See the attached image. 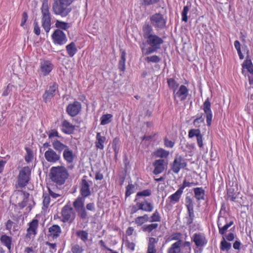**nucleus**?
<instances>
[{
  "label": "nucleus",
  "mask_w": 253,
  "mask_h": 253,
  "mask_svg": "<svg viewBox=\"0 0 253 253\" xmlns=\"http://www.w3.org/2000/svg\"><path fill=\"white\" fill-rule=\"evenodd\" d=\"M86 175L83 177L80 183V193L81 196L78 197L73 203L78 215L82 220L87 218V212L84 207L85 199L91 194L89 182L92 184V182L91 181H87L86 179Z\"/></svg>",
  "instance_id": "1"
},
{
  "label": "nucleus",
  "mask_w": 253,
  "mask_h": 253,
  "mask_svg": "<svg viewBox=\"0 0 253 253\" xmlns=\"http://www.w3.org/2000/svg\"><path fill=\"white\" fill-rule=\"evenodd\" d=\"M164 42L163 39L157 35H154L146 39V43L149 45L147 48L140 46L141 50L143 55H150L157 52L161 49V45Z\"/></svg>",
  "instance_id": "2"
},
{
  "label": "nucleus",
  "mask_w": 253,
  "mask_h": 253,
  "mask_svg": "<svg viewBox=\"0 0 253 253\" xmlns=\"http://www.w3.org/2000/svg\"><path fill=\"white\" fill-rule=\"evenodd\" d=\"M49 175L52 182L58 185H62L69 177V173L64 166H60L52 167L50 169Z\"/></svg>",
  "instance_id": "3"
},
{
  "label": "nucleus",
  "mask_w": 253,
  "mask_h": 253,
  "mask_svg": "<svg viewBox=\"0 0 253 253\" xmlns=\"http://www.w3.org/2000/svg\"><path fill=\"white\" fill-rule=\"evenodd\" d=\"M73 2V0H54L52 4V11L55 15L66 17L72 10L70 6Z\"/></svg>",
  "instance_id": "4"
},
{
  "label": "nucleus",
  "mask_w": 253,
  "mask_h": 253,
  "mask_svg": "<svg viewBox=\"0 0 253 253\" xmlns=\"http://www.w3.org/2000/svg\"><path fill=\"white\" fill-rule=\"evenodd\" d=\"M41 11L42 27L46 33H48L51 28V17L49 10L48 0H42Z\"/></svg>",
  "instance_id": "5"
},
{
  "label": "nucleus",
  "mask_w": 253,
  "mask_h": 253,
  "mask_svg": "<svg viewBox=\"0 0 253 253\" xmlns=\"http://www.w3.org/2000/svg\"><path fill=\"white\" fill-rule=\"evenodd\" d=\"M150 24L157 31L166 29L167 20L164 17L163 14L160 12L155 13L149 17Z\"/></svg>",
  "instance_id": "6"
},
{
  "label": "nucleus",
  "mask_w": 253,
  "mask_h": 253,
  "mask_svg": "<svg viewBox=\"0 0 253 253\" xmlns=\"http://www.w3.org/2000/svg\"><path fill=\"white\" fill-rule=\"evenodd\" d=\"M31 169L28 166H26L19 171L17 176V183L16 188H23L25 187L31 180Z\"/></svg>",
  "instance_id": "7"
},
{
  "label": "nucleus",
  "mask_w": 253,
  "mask_h": 253,
  "mask_svg": "<svg viewBox=\"0 0 253 253\" xmlns=\"http://www.w3.org/2000/svg\"><path fill=\"white\" fill-rule=\"evenodd\" d=\"M187 166L185 159L178 154H176L174 159L170 164V169L175 173H178L180 169H185Z\"/></svg>",
  "instance_id": "8"
},
{
  "label": "nucleus",
  "mask_w": 253,
  "mask_h": 253,
  "mask_svg": "<svg viewBox=\"0 0 253 253\" xmlns=\"http://www.w3.org/2000/svg\"><path fill=\"white\" fill-rule=\"evenodd\" d=\"M243 50L244 52L246 51L247 56L246 60L244 61L242 65L243 69H246L248 72H249L251 76H249V83L251 84H253V64L252 63L251 58L249 55V50L246 45L244 48H243Z\"/></svg>",
  "instance_id": "9"
},
{
  "label": "nucleus",
  "mask_w": 253,
  "mask_h": 253,
  "mask_svg": "<svg viewBox=\"0 0 253 253\" xmlns=\"http://www.w3.org/2000/svg\"><path fill=\"white\" fill-rule=\"evenodd\" d=\"M62 221L64 222L72 223L76 217V213L73 208L69 205L65 206L61 211Z\"/></svg>",
  "instance_id": "10"
},
{
  "label": "nucleus",
  "mask_w": 253,
  "mask_h": 253,
  "mask_svg": "<svg viewBox=\"0 0 253 253\" xmlns=\"http://www.w3.org/2000/svg\"><path fill=\"white\" fill-rule=\"evenodd\" d=\"M82 110L81 103L75 101L69 104L66 107V112L71 117H74L81 112Z\"/></svg>",
  "instance_id": "11"
},
{
  "label": "nucleus",
  "mask_w": 253,
  "mask_h": 253,
  "mask_svg": "<svg viewBox=\"0 0 253 253\" xmlns=\"http://www.w3.org/2000/svg\"><path fill=\"white\" fill-rule=\"evenodd\" d=\"M55 44L63 45L66 42L67 39L65 34L60 29H56L51 35Z\"/></svg>",
  "instance_id": "12"
},
{
  "label": "nucleus",
  "mask_w": 253,
  "mask_h": 253,
  "mask_svg": "<svg viewBox=\"0 0 253 253\" xmlns=\"http://www.w3.org/2000/svg\"><path fill=\"white\" fill-rule=\"evenodd\" d=\"M203 109L206 116L207 126H209L211 124L212 114L211 110V104L209 98H208L204 102Z\"/></svg>",
  "instance_id": "13"
},
{
  "label": "nucleus",
  "mask_w": 253,
  "mask_h": 253,
  "mask_svg": "<svg viewBox=\"0 0 253 253\" xmlns=\"http://www.w3.org/2000/svg\"><path fill=\"white\" fill-rule=\"evenodd\" d=\"M46 160L49 163H54L60 160V155L51 148L48 149L44 153Z\"/></svg>",
  "instance_id": "14"
},
{
  "label": "nucleus",
  "mask_w": 253,
  "mask_h": 253,
  "mask_svg": "<svg viewBox=\"0 0 253 253\" xmlns=\"http://www.w3.org/2000/svg\"><path fill=\"white\" fill-rule=\"evenodd\" d=\"M58 87L57 84L53 83L52 85L47 88L42 95V98L45 102L51 99L55 95V92Z\"/></svg>",
  "instance_id": "15"
},
{
  "label": "nucleus",
  "mask_w": 253,
  "mask_h": 253,
  "mask_svg": "<svg viewBox=\"0 0 253 253\" xmlns=\"http://www.w3.org/2000/svg\"><path fill=\"white\" fill-rule=\"evenodd\" d=\"M188 136L189 138H192L194 136H196L199 147L200 148L203 147V136L199 129H190L188 132Z\"/></svg>",
  "instance_id": "16"
},
{
  "label": "nucleus",
  "mask_w": 253,
  "mask_h": 253,
  "mask_svg": "<svg viewBox=\"0 0 253 253\" xmlns=\"http://www.w3.org/2000/svg\"><path fill=\"white\" fill-rule=\"evenodd\" d=\"M53 64L47 60H43L41 62L40 70L43 76H45L49 74L53 69Z\"/></svg>",
  "instance_id": "17"
},
{
  "label": "nucleus",
  "mask_w": 253,
  "mask_h": 253,
  "mask_svg": "<svg viewBox=\"0 0 253 253\" xmlns=\"http://www.w3.org/2000/svg\"><path fill=\"white\" fill-rule=\"evenodd\" d=\"M61 127L62 131L66 134H73L75 130V126L66 120L63 121Z\"/></svg>",
  "instance_id": "18"
},
{
  "label": "nucleus",
  "mask_w": 253,
  "mask_h": 253,
  "mask_svg": "<svg viewBox=\"0 0 253 253\" xmlns=\"http://www.w3.org/2000/svg\"><path fill=\"white\" fill-rule=\"evenodd\" d=\"M188 94V89L184 85H181L177 91L175 92L174 95V100L176 96L179 97L181 101L185 100Z\"/></svg>",
  "instance_id": "19"
},
{
  "label": "nucleus",
  "mask_w": 253,
  "mask_h": 253,
  "mask_svg": "<svg viewBox=\"0 0 253 253\" xmlns=\"http://www.w3.org/2000/svg\"><path fill=\"white\" fill-rule=\"evenodd\" d=\"M165 160L164 159H158L154 161L153 164L154 167L153 173L157 175L162 173L165 169Z\"/></svg>",
  "instance_id": "20"
},
{
  "label": "nucleus",
  "mask_w": 253,
  "mask_h": 253,
  "mask_svg": "<svg viewBox=\"0 0 253 253\" xmlns=\"http://www.w3.org/2000/svg\"><path fill=\"white\" fill-rule=\"evenodd\" d=\"M228 199L232 202H236V199L239 198L240 192L238 191L237 186H232L227 189Z\"/></svg>",
  "instance_id": "21"
},
{
  "label": "nucleus",
  "mask_w": 253,
  "mask_h": 253,
  "mask_svg": "<svg viewBox=\"0 0 253 253\" xmlns=\"http://www.w3.org/2000/svg\"><path fill=\"white\" fill-rule=\"evenodd\" d=\"M137 207H139L140 210L146 212H151L154 209L153 204L148 202L146 200L143 202H137Z\"/></svg>",
  "instance_id": "22"
},
{
  "label": "nucleus",
  "mask_w": 253,
  "mask_h": 253,
  "mask_svg": "<svg viewBox=\"0 0 253 253\" xmlns=\"http://www.w3.org/2000/svg\"><path fill=\"white\" fill-rule=\"evenodd\" d=\"M153 26L149 23H145L142 27V30L143 37L145 39L149 38L150 37L153 36Z\"/></svg>",
  "instance_id": "23"
},
{
  "label": "nucleus",
  "mask_w": 253,
  "mask_h": 253,
  "mask_svg": "<svg viewBox=\"0 0 253 253\" xmlns=\"http://www.w3.org/2000/svg\"><path fill=\"white\" fill-rule=\"evenodd\" d=\"M63 157L67 164H71L73 163L75 155L73 154V151L68 146L63 151Z\"/></svg>",
  "instance_id": "24"
},
{
  "label": "nucleus",
  "mask_w": 253,
  "mask_h": 253,
  "mask_svg": "<svg viewBox=\"0 0 253 253\" xmlns=\"http://www.w3.org/2000/svg\"><path fill=\"white\" fill-rule=\"evenodd\" d=\"M38 226V220L34 219L29 223V227L27 229L26 237L32 235H35L37 233V229Z\"/></svg>",
  "instance_id": "25"
},
{
  "label": "nucleus",
  "mask_w": 253,
  "mask_h": 253,
  "mask_svg": "<svg viewBox=\"0 0 253 253\" xmlns=\"http://www.w3.org/2000/svg\"><path fill=\"white\" fill-rule=\"evenodd\" d=\"M52 145L55 150L57 152V153L60 155L61 152L66 149L68 146L62 143L59 140L55 139L52 142Z\"/></svg>",
  "instance_id": "26"
},
{
  "label": "nucleus",
  "mask_w": 253,
  "mask_h": 253,
  "mask_svg": "<svg viewBox=\"0 0 253 253\" xmlns=\"http://www.w3.org/2000/svg\"><path fill=\"white\" fill-rule=\"evenodd\" d=\"M121 56L118 64V68L121 72H124L126 69V53L125 50L121 49Z\"/></svg>",
  "instance_id": "27"
},
{
  "label": "nucleus",
  "mask_w": 253,
  "mask_h": 253,
  "mask_svg": "<svg viewBox=\"0 0 253 253\" xmlns=\"http://www.w3.org/2000/svg\"><path fill=\"white\" fill-rule=\"evenodd\" d=\"M159 238H149L147 253H156V244L158 242Z\"/></svg>",
  "instance_id": "28"
},
{
  "label": "nucleus",
  "mask_w": 253,
  "mask_h": 253,
  "mask_svg": "<svg viewBox=\"0 0 253 253\" xmlns=\"http://www.w3.org/2000/svg\"><path fill=\"white\" fill-rule=\"evenodd\" d=\"M66 49L68 54L71 57H73L78 51L76 44L73 42L66 45Z\"/></svg>",
  "instance_id": "29"
},
{
  "label": "nucleus",
  "mask_w": 253,
  "mask_h": 253,
  "mask_svg": "<svg viewBox=\"0 0 253 253\" xmlns=\"http://www.w3.org/2000/svg\"><path fill=\"white\" fill-rule=\"evenodd\" d=\"M194 196L197 201L205 200V190L202 187H196L193 189Z\"/></svg>",
  "instance_id": "30"
},
{
  "label": "nucleus",
  "mask_w": 253,
  "mask_h": 253,
  "mask_svg": "<svg viewBox=\"0 0 253 253\" xmlns=\"http://www.w3.org/2000/svg\"><path fill=\"white\" fill-rule=\"evenodd\" d=\"M123 245L130 253L134 251L135 246V243L129 240L128 238H123Z\"/></svg>",
  "instance_id": "31"
},
{
  "label": "nucleus",
  "mask_w": 253,
  "mask_h": 253,
  "mask_svg": "<svg viewBox=\"0 0 253 253\" xmlns=\"http://www.w3.org/2000/svg\"><path fill=\"white\" fill-rule=\"evenodd\" d=\"M169 153L168 151H166L161 148L158 149L153 152V155L156 158H162L161 159L167 158L169 155Z\"/></svg>",
  "instance_id": "32"
},
{
  "label": "nucleus",
  "mask_w": 253,
  "mask_h": 253,
  "mask_svg": "<svg viewBox=\"0 0 253 253\" xmlns=\"http://www.w3.org/2000/svg\"><path fill=\"white\" fill-rule=\"evenodd\" d=\"M97 142H95V146L98 149L103 150L104 149V143L106 140V137L102 136L100 132H97L96 134Z\"/></svg>",
  "instance_id": "33"
},
{
  "label": "nucleus",
  "mask_w": 253,
  "mask_h": 253,
  "mask_svg": "<svg viewBox=\"0 0 253 253\" xmlns=\"http://www.w3.org/2000/svg\"><path fill=\"white\" fill-rule=\"evenodd\" d=\"M181 241L178 240L175 243L171 245V247L169 249L168 253H179L180 252V246Z\"/></svg>",
  "instance_id": "34"
},
{
  "label": "nucleus",
  "mask_w": 253,
  "mask_h": 253,
  "mask_svg": "<svg viewBox=\"0 0 253 253\" xmlns=\"http://www.w3.org/2000/svg\"><path fill=\"white\" fill-rule=\"evenodd\" d=\"M21 192L24 196V198L21 202H20L18 204V205L20 209H23L27 205V203L29 200L30 194L25 191H21Z\"/></svg>",
  "instance_id": "35"
},
{
  "label": "nucleus",
  "mask_w": 253,
  "mask_h": 253,
  "mask_svg": "<svg viewBox=\"0 0 253 253\" xmlns=\"http://www.w3.org/2000/svg\"><path fill=\"white\" fill-rule=\"evenodd\" d=\"M48 231L50 233L49 235L52 236V237H56L61 233L60 227L58 225H53L48 229Z\"/></svg>",
  "instance_id": "36"
},
{
  "label": "nucleus",
  "mask_w": 253,
  "mask_h": 253,
  "mask_svg": "<svg viewBox=\"0 0 253 253\" xmlns=\"http://www.w3.org/2000/svg\"><path fill=\"white\" fill-rule=\"evenodd\" d=\"M183 191L179 188V189L173 194L169 197L170 202L177 203L179 202Z\"/></svg>",
  "instance_id": "37"
},
{
  "label": "nucleus",
  "mask_w": 253,
  "mask_h": 253,
  "mask_svg": "<svg viewBox=\"0 0 253 253\" xmlns=\"http://www.w3.org/2000/svg\"><path fill=\"white\" fill-rule=\"evenodd\" d=\"M167 83L169 88L172 89L173 94H175V92L179 86V84L173 78L168 79Z\"/></svg>",
  "instance_id": "38"
},
{
  "label": "nucleus",
  "mask_w": 253,
  "mask_h": 253,
  "mask_svg": "<svg viewBox=\"0 0 253 253\" xmlns=\"http://www.w3.org/2000/svg\"><path fill=\"white\" fill-rule=\"evenodd\" d=\"M191 7V2H188L187 5L184 6L183 10L181 12L182 20L185 22H186L188 21L187 13Z\"/></svg>",
  "instance_id": "39"
},
{
  "label": "nucleus",
  "mask_w": 253,
  "mask_h": 253,
  "mask_svg": "<svg viewBox=\"0 0 253 253\" xmlns=\"http://www.w3.org/2000/svg\"><path fill=\"white\" fill-rule=\"evenodd\" d=\"M112 115L110 114L103 115L100 118V124L101 125H105L108 124L112 121Z\"/></svg>",
  "instance_id": "40"
},
{
  "label": "nucleus",
  "mask_w": 253,
  "mask_h": 253,
  "mask_svg": "<svg viewBox=\"0 0 253 253\" xmlns=\"http://www.w3.org/2000/svg\"><path fill=\"white\" fill-rule=\"evenodd\" d=\"M188 213V216L186 217L187 225H190L193 221L194 218L195 217L194 212V208H187Z\"/></svg>",
  "instance_id": "41"
},
{
  "label": "nucleus",
  "mask_w": 253,
  "mask_h": 253,
  "mask_svg": "<svg viewBox=\"0 0 253 253\" xmlns=\"http://www.w3.org/2000/svg\"><path fill=\"white\" fill-rule=\"evenodd\" d=\"M145 60L148 63H158L161 60V58L157 55H153L151 56H147L145 58Z\"/></svg>",
  "instance_id": "42"
},
{
  "label": "nucleus",
  "mask_w": 253,
  "mask_h": 253,
  "mask_svg": "<svg viewBox=\"0 0 253 253\" xmlns=\"http://www.w3.org/2000/svg\"><path fill=\"white\" fill-rule=\"evenodd\" d=\"M233 224V221H230L228 223H226L225 224H224V225L220 226V227H218L219 233L223 235L228 231V229Z\"/></svg>",
  "instance_id": "43"
},
{
  "label": "nucleus",
  "mask_w": 253,
  "mask_h": 253,
  "mask_svg": "<svg viewBox=\"0 0 253 253\" xmlns=\"http://www.w3.org/2000/svg\"><path fill=\"white\" fill-rule=\"evenodd\" d=\"M152 194V191L150 189H145L142 191H140L137 193L136 195V198L134 200V202H136L138 200V197H148L150 196Z\"/></svg>",
  "instance_id": "44"
},
{
  "label": "nucleus",
  "mask_w": 253,
  "mask_h": 253,
  "mask_svg": "<svg viewBox=\"0 0 253 253\" xmlns=\"http://www.w3.org/2000/svg\"><path fill=\"white\" fill-rule=\"evenodd\" d=\"M55 27L58 28V29H61L63 30H67L70 27L68 23L59 20H57L56 21Z\"/></svg>",
  "instance_id": "45"
},
{
  "label": "nucleus",
  "mask_w": 253,
  "mask_h": 253,
  "mask_svg": "<svg viewBox=\"0 0 253 253\" xmlns=\"http://www.w3.org/2000/svg\"><path fill=\"white\" fill-rule=\"evenodd\" d=\"M120 146V139L118 137L115 138L112 142V148L115 153L118 154Z\"/></svg>",
  "instance_id": "46"
},
{
  "label": "nucleus",
  "mask_w": 253,
  "mask_h": 253,
  "mask_svg": "<svg viewBox=\"0 0 253 253\" xmlns=\"http://www.w3.org/2000/svg\"><path fill=\"white\" fill-rule=\"evenodd\" d=\"M204 114H201L200 115L197 116V118L193 121V125L196 127H199L201 123H204L205 119L203 117Z\"/></svg>",
  "instance_id": "47"
},
{
  "label": "nucleus",
  "mask_w": 253,
  "mask_h": 253,
  "mask_svg": "<svg viewBox=\"0 0 253 253\" xmlns=\"http://www.w3.org/2000/svg\"><path fill=\"white\" fill-rule=\"evenodd\" d=\"M231 247V244L226 241L225 238H223V240L220 243V250L228 251L230 249Z\"/></svg>",
  "instance_id": "48"
},
{
  "label": "nucleus",
  "mask_w": 253,
  "mask_h": 253,
  "mask_svg": "<svg viewBox=\"0 0 253 253\" xmlns=\"http://www.w3.org/2000/svg\"><path fill=\"white\" fill-rule=\"evenodd\" d=\"M158 226L157 223H152L148 225H144L143 226V230L148 232H151L153 230L156 229Z\"/></svg>",
  "instance_id": "49"
},
{
  "label": "nucleus",
  "mask_w": 253,
  "mask_h": 253,
  "mask_svg": "<svg viewBox=\"0 0 253 253\" xmlns=\"http://www.w3.org/2000/svg\"><path fill=\"white\" fill-rule=\"evenodd\" d=\"M71 250L72 253H83L84 251L83 247L78 244L72 245Z\"/></svg>",
  "instance_id": "50"
},
{
  "label": "nucleus",
  "mask_w": 253,
  "mask_h": 253,
  "mask_svg": "<svg viewBox=\"0 0 253 253\" xmlns=\"http://www.w3.org/2000/svg\"><path fill=\"white\" fill-rule=\"evenodd\" d=\"M230 221H232L229 218H228L224 216H219L217 221L218 227L224 225L226 223H228Z\"/></svg>",
  "instance_id": "51"
},
{
  "label": "nucleus",
  "mask_w": 253,
  "mask_h": 253,
  "mask_svg": "<svg viewBox=\"0 0 253 253\" xmlns=\"http://www.w3.org/2000/svg\"><path fill=\"white\" fill-rule=\"evenodd\" d=\"M193 241L197 247H203L205 246L207 241L206 238H193Z\"/></svg>",
  "instance_id": "52"
},
{
  "label": "nucleus",
  "mask_w": 253,
  "mask_h": 253,
  "mask_svg": "<svg viewBox=\"0 0 253 253\" xmlns=\"http://www.w3.org/2000/svg\"><path fill=\"white\" fill-rule=\"evenodd\" d=\"M150 222H159L161 220V217L160 216L159 212L158 210H156L155 212L153 213L152 216L150 217Z\"/></svg>",
  "instance_id": "53"
},
{
  "label": "nucleus",
  "mask_w": 253,
  "mask_h": 253,
  "mask_svg": "<svg viewBox=\"0 0 253 253\" xmlns=\"http://www.w3.org/2000/svg\"><path fill=\"white\" fill-rule=\"evenodd\" d=\"M1 243L10 251L11 248V238H0Z\"/></svg>",
  "instance_id": "54"
},
{
  "label": "nucleus",
  "mask_w": 253,
  "mask_h": 253,
  "mask_svg": "<svg viewBox=\"0 0 253 253\" xmlns=\"http://www.w3.org/2000/svg\"><path fill=\"white\" fill-rule=\"evenodd\" d=\"M14 88V86L11 84H8L6 87L4 89L3 93H2V96H6L8 95H11V92L12 91L13 88Z\"/></svg>",
  "instance_id": "55"
},
{
  "label": "nucleus",
  "mask_w": 253,
  "mask_h": 253,
  "mask_svg": "<svg viewBox=\"0 0 253 253\" xmlns=\"http://www.w3.org/2000/svg\"><path fill=\"white\" fill-rule=\"evenodd\" d=\"M26 150L27 152V155L25 157V159L26 162H30L34 158L33 152L31 149L29 148H26Z\"/></svg>",
  "instance_id": "56"
},
{
  "label": "nucleus",
  "mask_w": 253,
  "mask_h": 253,
  "mask_svg": "<svg viewBox=\"0 0 253 253\" xmlns=\"http://www.w3.org/2000/svg\"><path fill=\"white\" fill-rule=\"evenodd\" d=\"M134 185L132 184H129L126 187V191L125 195L126 197H129L132 193L134 192L133 189L134 188Z\"/></svg>",
  "instance_id": "57"
},
{
  "label": "nucleus",
  "mask_w": 253,
  "mask_h": 253,
  "mask_svg": "<svg viewBox=\"0 0 253 253\" xmlns=\"http://www.w3.org/2000/svg\"><path fill=\"white\" fill-rule=\"evenodd\" d=\"M43 202H42L43 205L44 207L47 208L49 206V204L50 201V198L49 197V195H48L47 194L43 193Z\"/></svg>",
  "instance_id": "58"
},
{
  "label": "nucleus",
  "mask_w": 253,
  "mask_h": 253,
  "mask_svg": "<svg viewBox=\"0 0 253 253\" xmlns=\"http://www.w3.org/2000/svg\"><path fill=\"white\" fill-rule=\"evenodd\" d=\"M185 206L187 208H194L193 199L190 196H187L185 198Z\"/></svg>",
  "instance_id": "59"
},
{
  "label": "nucleus",
  "mask_w": 253,
  "mask_h": 253,
  "mask_svg": "<svg viewBox=\"0 0 253 253\" xmlns=\"http://www.w3.org/2000/svg\"><path fill=\"white\" fill-rule=\"evenodd\" d=\"M160 0H142V5L147 6L158 3Z\"/></svg>",
  "instance_id": "60"
},
{
  "label": "nucleus",
  "mask_w": 253,
  "mask_h": 253,
  "mask_svg": "<svg viewBox=\"0 0 253 253\" xmlns=\"http://www.w3.org/2000/svg\"><path fill=\"white\" fill-rule=\"evenodd\" d=\"M34 33L37 36L40 35L41 34V29L37 19H35L34 20Z\"/></svg>",
  "instance_id": "61"
},
{
  "label": "nucleus",
  "mask_w": 253,
  "mask_h": 253,
  "mask_svg": "<svg viewBox=\"0 0 253 253\" xmlns=\"http://www.w3.org/2000/svg\"><path fill=\"white\" fill-rule=\"evenodd\" d=\"M195 184L194 182H189L187 181L185 179L183 180V183L179 186V188L183 191V189L186 187H191L192 185Z\"/></svg>",
  "instance_id": "62"
},
{
  "label": "nucleus",
  "mask_w": 253,
  "mask_h": 253,
  "mask_svg": "<svg viewBox=\"0 0 253 253\" xmlns=\"http://www.w3.org/2000/svg\"><path fill=\"white\" fill-rule=\"evenodd\" d=\"M53 137H57L58 138L61 137L60 136L58 135V132L55 129H51L48 133V137L49 138H52Z\"/></svg>",
  "instance_id": "63"
},
{
  "label": "nucleus",
  "mask_w": 253,
  "mask_h": 253,
  "mask_svg": "<svg viewBox=\"0 0 253 253\" xmlns=\"http://www.w3.org/2000/svg\"><path fill=\"white\" fill-rule=\"evenodd\" d=\"M164 145L166 147L172 148L174 145V142L166 137L164 139Z\"/></svg>",
  "instance_id": "64"
}]
</instances>
